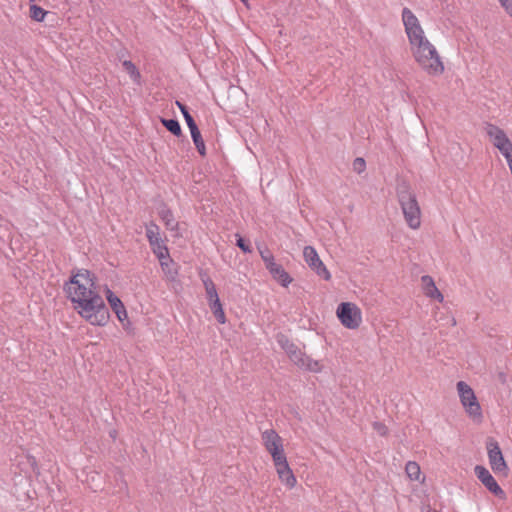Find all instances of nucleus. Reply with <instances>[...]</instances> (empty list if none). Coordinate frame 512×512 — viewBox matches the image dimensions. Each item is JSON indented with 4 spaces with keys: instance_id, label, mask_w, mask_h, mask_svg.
I'll use <instances>...</instances> for the list:
<instances>
[{
    "instance_id": "obj_33",
    "label": "nucleus",
    "mask_w": 512,
    "mask_h": 512,
    "mask_svg": "<svg viewBox=\"0 0 512 512\" xmlns=\"http://www.w3.org/2000/svg\"><path fill=\"white\" fill-rule=\"evenodd\" d=\"M278 343L280 344V346L282 347V349L285 351V347L287 345H294L292 342H290L287 338H285L284 336H280L278 337Z\"/></svg>"
},
{
    "instance_id": "obj_25",
    "label": "nucleus",
    "mask_w": 512,
    "mask_h": 512,
    "mask_svg": "<svg viewBox=\"0 0 512 512\" xmlns=\"http://www.w3.org/2000/svg\"><path fill=\"white\" fill-rule=\"evenodd\" d=\"M209 306L217 321L221 324H224L226 322V316L222 308L221 302L212 303Z\"/></svg>"
},
{
    "instance_id": "obj_15",
    "label": "nucleus",
    "mask_w": 512,
    "mask_h": 512,
    "mask_svg": "<svg viewBox=\"0 0 512 512\" xmlns=\"http://www.w3.org/2000/svg\"><path fill=\"white\" fill-rule=\"evenodd\" d=\"M420 286L423 294L430 300H435L439 303L444 301V295L437 288L434 279L429 275H423L420 278Z\"/></svg>"
},
{
    "instance_id": "obj_2",
    "label": "nucleus",
    "mask_w": 512,
    "mask_h": 512,
    "mask_svg": "<svg viewBox=\"0 0 512 512\" xmlns=\"http://www.w3.org/2000/svg\"><path fill=\"white\" fill-rule=\"evenodd\" d=\"M397 200L406 225L412 230H418L422 224V210L412 187L403 182L398 185Z\"/></svg>"
},
{
    "instance_id": "obj_37",
    "label": "nucleus",
    "mask_w": 512,
    "mask_h": 512,
    "mask_svg": "<svg viewBox=\"0 0 512 512\" xmlns=\"http://www.w3.org/2000/svg\"><path fill=\"white\" fill-rule=\"evenodd\" d=\"M163 262L172 263V259L170 258V255L168 254V259H163Z\"/></svg>"
},
{
    "instance_id": "obj_40",
    "label": "nucleus",
    "mask_w": 512,
    "mask_h": 512,
    "mask_svg": "<svg viewBox=\"0 0 512 512\" xmlns=\"http://www.w3.org/2000/svg\"><path fill=\"white\" fill-rule=\"evenodd\" d=\"M427 512H437V511L428 509Z\"/></svg>"
},
{
    "instance_id": "obj_7",
    "label": "nucleus",
    "mask_w": 512,
    "mask_h": 512,
    "mask_svg": "<svg viewBox=\"0 0 512 512\" xmlns=\"http://www.w3.org/2000/svg\"><path fill=\"white\" fill-rule=\"evenodd\" d=\"M486 450L491 470L496 475L507 476L509 467L503 456L499 443L494 438H488L486 441Z\"/></svg>"
},
{
    "instance_id": "obj_31",
    "label": "nucleus",
    "mask_w": 512,
    "mask_h": 512,
    "mask_svg": "<svg viewBox=\"0 0 512 512\" xmlns=\"http://www.w3.org/2000/svg\"><path fill=\"white\" fill-rule=\"evenodd\" d=\"M114 313L116 314V317L118 318V320L121 323H124V321L127 320V318H128L127 311H126L125 307H123L120 310L115 311Z\"/></svg>"
},
{
    "instance_id": "obj_36",
    "label": "nucleus",
    "mask_w": 512,
    "mask_h": 512,
    "mask_svg": "<svg viewBox=\"0 0 512 512\" xmlns=\"http://www.w3.org/2000/svg\"><path fill=\"white\" fill-rule=\"evenodd\" d=\"M95 478H100V475L98 473H93V475L91 476L92 482H95Z\"/></svg>"
},
{
    "instance_id": "obj_10",
    "label": "nucleus",
    "mask_w": 512,
    "mask_h": 512,
    "mask_svg": "<svg viewBox=\"0 0 512 512\" xmlns=\"http://www.w3.org/2000/svg\"><path fill=\"white\" fill-rule=\"evenodd\" d=\"M261 441L273 462L286 458L282 437L274 430L267 429L261 433Z\"/></svg>"
},
{
    "instance_id": "obj_27",
    "label": "nucleus",
    "mask_w": 512,
    "mask_h": 512,
    "mask_svg": "<svg viewBox=\"0 0 512 512\" xmlns=\"http://www.w3.org/2000/svg\"><path fill=\"white\" fill-rule=\"evenodd\" d=\"M30 15L31 18L36 21H43L46 15V11H44L41 7L37 5H32L30 7Z\"/></svg>"
},
{
    "instance_id": "obj_11",
    "label": "nucleus",
    "mask_w": 512,
    "mask_h": 512,
    "mask_svg": "<svg viewBox=\"0 0 512 512\" xmlns=\"http://www.w3.org/2000/svg\"><path fill=\"white\" fill-rule=\"evenodd\" d=\"M303 258L311 270H313L319 277L326 281L331 279V273L326 268L323 261L320 259L316 249L313 246H305L303 249Z\"/></svg>"
},
{
    "instance_id": "obj_8",
    "label": "nucleus",
    "mask_w": 512,
    "mask_h": 512,
    "mask_svg": "<svg viewBox=\"0 0 512 512\" xmlns=\"http://www.w3.org/2000/svg\"><path fill=\"white\" fill-rule=\"evenodd\" d=\"M483 130L492 144L500 154H503L512 149V140L509 138L504 129L491 122H485Z\"/></svg>"
},
{
    "instance_id": "obj_14",
    "label": "nucleus",
    "mask_w": 512,
    "mask_h": 512,
    "mask_svg": "<svg viewBox=\"0 0 512 512\" xmlns=\"http://www.w3.org/2000/svg\"><path fill=\"white\" fill-rule=\"evenodd\" d=\"M279 480L288 489H293L297 484V479L290 468L287 457L273 462Z\"/></svg>"
},
{
    "instance_id": "obj_1",
    "label": "nucleus",
    "mask_w": 512,
    "mask_h": 512,
    "mask_svg": "<svg viewBox=\"0 0 512 512\" xmlns=\"http://www.w3.org/2000/svg\"><path fill=\"white\" fill-rule=\"evenodd\" d=\"M68 299L75 311L91 325L105 326L109 320V310L96 287V278L86 269L72 273L64 286Z\"/></svg>"
},
{
    "instance_id": "obj_12",
    "label": "nucleus",
    "mask_w": 512,
    "mask_h": 512,
    "mask_svg": "<svg viewBox=\"0 0 512 512\" xmlns=\"http://www.w3.org/2000/svg\"><path fill=\"white\" fill-rule=\"evenodd\" d=\"M146 237L155 256L157 258H165L168 248L160 236V229L158 225L153 222L147 224Z\"/></svg>"
},
{
    "instance_id": "obj_30",
    "label": "nucleus",
    "mask_w": 512,
    "mask_h": 512,
    "mask_svg": "<svg viewBox=\"0 0 512 512\" xmlns=\"http://www.w3.org/2000/svg\"><path fill=\"white\" fill-rule=\"evenodd\" d=\"M237 246L245 253H250L251 252V248L248 244H246V242L244 241L243 238L239 237L237 239Z\"/></svg>"
},
{
    "instance_id": "obj_22",
    "label": "nucleus",
    "mask_w": 512,
    "mask_h": 512,
    "mask_svg": "<svg viewBox=\"0 0 512 512\" xmlns=\"http://www.w3.org/2000/svg\"><path fill=\"white\" fill-rule=\"evenodd\" d=\"M124 70L129 74L130 78L137 84L140 83L141 74L134 63L125 60L122 63Z\"/></svg>"
},
{
    "instance_id": "obj_3",
    "label": "nucleus",
    "mask_w": 512,
    "mask_h": 512,
    "mask_svg": "<svg viewBox=\"0 0 512 512\" xmlns=\"http://www.w3.org/2000/svg\"><path fill=\"white\" fill-rule=\"evenodd\" d=\"M411 56L418 67L429 76H440L445 71L443 59L432 42L421 47L412 53Z\"/></svg>"
},
{
    "instance_id": "obj_17",
    "label": "nucleus",
    "mask_w": 512,
    "mask_h": 512,
    "mask_svg": "<svg viewBox=\"0 0 512 512\" xmlns=\"http://www.w3.org/2000/svg\"><path fill=\"white\" fill-rule=\"evenodd\" d=\"M405 472L411 481L424 482L425 477L422 475L419 464L415 461H408L405 465Z\"/></svg>"
},
{
    "instance_id": "obj_16",
    "label": "nucleus",
    "mask_w": 512,
    "mask_h": 512,
    "mask_svg": "<svg viewBox=\"0 0 512 512\" xmlns=\"http://www.w3.org/2000/svg\"><path fill=\"white\" fill-rule=\"evenodd\" d=\"M201 280H202L204 288H205L206 297L209 302V305L212 303L220 302V299H219V296H218V293L216 290V286H215L214 282L212 281V279L208 275L202 274Z\"/></svg>"
},
{
    "instance_id": "obj_18",
    "label": "nucleus",
    "mask_w": 512,
    "mask_h": 512,
    "mask_svg": "<svg viewBox=\"0 0 512 512\" xmlns=\"http://www.w3.org/2000/svg\"><path fill=\"white\" fill-rule=\"evenodd\" d=\"M285 352L287 353L289 359L295 365L301 368L306 354L303 353L300 349H298L296 345H287L285 347Z\"/></svg>"
},
{
    "instance_id": "obj_21",
    "label": "nucleus",
    "mask_w": 512,
    "mask_h": 512,
    "mask_svg": "<svg viewBox=\"0 0 512 512\" xmlns=\"http://www.w3.org/2000/svg\"><path fill=\"white\" fill-rule=\"evenodd\" d=\"M190 133L197 151L200 155L204 156L206 154V148L198 127L190 129Z\"/></svg>"
},
{
    "instance_id": "obj_13",
    "label": "nucleus",
    "mask_w": 512,
    "mask_h": 512,
    "mask_svg": "<svg viewBox=\"0 0 512 512\" xmlns=\"http://www.w3.org/2000/svg\"><path fill=\"white\" fill-rule=\"evenodd\" d=\"M474 472L478 480L489 492L501 498L505 496L503 489L499 486L491 472L486 467L476 465Z\"/></svg>"
},
{
    "instance_id": "obj_39",
    "label": "nucleus",
    "mask_w": 512,
    "mask_h": 512,
    "mask_svg": "<svg viewBox=\"0 0 512 512\" xmlns=\"http://www.w3.org/2000/svg\"><path fill=\"white\" fill-rule=\"evenodd\" d=\"M91 487H92V488H93V490H95V491L98 489V486H95V487H94V486H91Z\"/></svg>"
},
{
    "instance_id": "obj_19",
    "label": "nucleus",
    "mask_w": 512,
    "mask_h": 512,
    "mask_svg": "<svg viewBox=\"0 0 512 512\" xmlns=\"http://www.w3.org/2000/svg\"><path fill=\"white\" fill-rule=\"evenodd\" d=\"M301 369L312 373H320L323 371L324 365L321 363V361L312 359L310 356L305 355Z\"/></svg>"
},
{
    "instance_id": "obj_28",
    "label": "nucleus",
    "mask_w": 512,
    "mask_h": 512,
    "mask_svg": "<svg viewBox=\"0 0 512 512\" xmlns=\"http://www.w3.org/2000/svg\"><path fill=\"white\" fill-rule=\"evenodd\" d=\"M365 168H366V162L363 158L358 157L353 161V170L356 173L361 174L362 172H364Z\"/></svg>"
},
{
    "instance_id": "obj_26",
    "label": "nucleus",
    "mask_w": 512,
    "mask_h": 512,
    "mask_svg": "<svg viewBox=\"0 0 512 512\" xmlns=\"http://www.w3.org/2000/svg\"><path fill=\"white\" fill-rule=\"evenodd\" d=\"M176 104L179 107V109L181 110L189 130L197 127V125H196L193 117L189 113L187 107L179 101H177Z\"/></svg>"
},
{
    "instance_id": "obj_38",
    "label": "nucleus",
    "mask_w": 512,
    "mask_h": 512,
    "mask_svg": "<svg viewBox=\"0 0 512 512\" xmlns=\"http://www.w3.org/2000/svg\"><path fill=\"white\" fill-rule=\"evenodd\" d=\"M456 324V321L454 318H452V325H455Z\"/></svg>"
},
{
    "instance_id": "obj_23",
    "label": "nucleus",
    "mask_w": 512,
    "mask_h": 512,
    "mask_svg": "<svg viewBox=\"0 0 512 512\" xmlns=\"http://www.w3.org/2000/svg\"><path fill=\"white\" fill-rule=\"evenodd\" d=\"M105 291H106L107 301H108L109 305L111 306V309L113 310V312L120 310L124 307L120 298L118 296H116L108 287H106Z\"/></svg>"
},
{
    "instance_id": "obj_6",
    "label": "nucleus",
    "mask_w": 512,
    "mask_h": 512,
    "mask_svg": "<svg viewBox=\"0 0 512 512\" xmlns=\"http://www.w3.org/2000/svg\"><path fill=\"white\" fill-rule=\"evenodd\" d=\"M336 316L341 325L350 330L358 329L363 322L362 311L354 302H341L337 306Z\"/></svg>"
},
{
    "instance_id": "obj_4",
    "label": "nucleus",
    "mask_w": 512,
    "mask_h": 512,
    "mask_svg": "<svg viewBox=\"0 0 512 512\" xmlns=\"http://www.w3.org/2000/svg\"><path fill=\"white\" fill-rule=\"evenodd\" d=\"M401 19L408 40L410 54L431 42L419 19L409 8L404 7L402 9Z\"/></svg>"
},
{
    "instance_id": "obj_20",
    "label": "nucleus",
    "mask_w": 512,
    "mask_h": 512,
    "mask_svg": "<svg viewBox=\"0 0 512 512\" xmlns=\"http://www.w3.org/2000/svg\"><path fill=\"white\" fill-rule=\"evenodd\" d=\"M158 214L168 229L174 230L178 226V223L175 221L171 210L166 206L161 207Z\"/></svg>"
},
{
    "instance_id": "obj_29",
    "label": "nucleus",
    "mask_w": 512,
    "mask_h": 512,
    "mask_svg": "<svg viewBox=\"0 0 512 512\" xmlns=\"http://www.w3.org/2000/svg\"><path fill=\"white\" fill-rule=\"evenodd\" d=\"M506 13L512 17V0H498Z\"/></svg>"
},
{
    "instance_id": "obj_35",
    "label": "nucleus",
    "mask_w": 512,
    "mask_h": 512,
    "mask_svg": "<svg viewBox=\"0 0 512 512\" xmlns=\"http://www.w3.org/2000/svg\"><path fill=\"white\" fill-rule=\"evenodd\" d=\"M374 428L377 429V431L381 434V435H384L386 433V427L380 423H375L374 424Z\"/></svg>"
},
{
    "instance_id": "obj_5",
    "label": "nucleus",
    "mask_w": 512,
    "mask_h": 512,
    "mask_svg": "<svg viewBox=\"0 0 512 512\" xmlns=\"http://www.w3.org/2000/svg\"><path fill=\"white\" fill-rule=\"evenodd\" d=\"M456 389L466 414L474 421L481 422L483 419L482 408L471 386L464 381H459L456 384Z\"/></svg>"
},
{
    "instance_id": "obj_9",
    "label": "nucleus",
    "mask_w": 512,
    "mask_h": 512,
    "mask_svg": "<svg viewBox=\"0 0 512 512\" xmlns=\"http://www.w3.org/2000/svg\"><path fill=\"white\" fill-rule=\"evenodd\" d=\"M259 253L272 278L283 287H287L292 282V278L282 265L276 262L270 250L268 248H259Z\"/></svg>"
},
{
    "instance_id": "obj_34",
    "label": "nucleus",
    "mask_w": 512,
    "mask_h": 512,
    "mask_svg": "<svg viewBox=\"0 0 512 512\" xmlns=\"http://www.w3.org/2000/svg\"><path fill=\"white\" fill-rule=\"evenodd\" d=\"M158 259H159L160 265L162 267V270L164 272H168L169 266H170L171 263L163 262V259H166V260L168 259V254L166 255L165 258H158Z\"/></svg>"
},
{
    "instance_id": "obj_32",
    "label": "nucleus",
    "mask_w": 512,
    "mask_h": 512,
    "mask_svg": "<svg viewBox=\"0 0 512 512\" xmlns=\"http://www.w3.org/2000/svg\"><path fill=\"white\" fill-rule=\"evenodd\" d=\"M501 155H502V156L504 157V159L506 160L507 165H508L509 170H510L511 175H512V149H511V150H509V151H507V152H505V153H503V154H501Z\"/></svg>"
},
{
    "instance_id": "obj_24",
    "label": "nucleus",
    "mask_w": 512,
    "mask_h": 512,
    "mask_svg": "<svg viewBox=\"0 0 512 512\" xmlns=\"http://www.w3.org/2000/svg\"><path fill=\"white\" fill-rule=\"evenodd\" d=\"M161 123L166 127L168 131L172 134L179 136L181 134V127L177 120L175 119H161Z\"/></svg>"
}]
</instances>
